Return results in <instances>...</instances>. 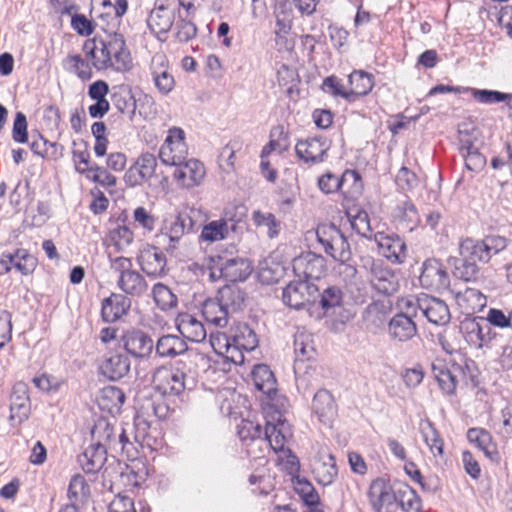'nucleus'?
Here are the masks:
<instances>
[{"label": "nucleus", "mask_w": 512, "mask_h": 512, "mask_svg": "<svg viewBox=\"0 0 512 512\" xmlns=\"http://www.w3.org/2000/svg\"><path fill=\"white\" fill-rule=\"evenodd\" d=\"M509 240L501 235L490 234L482 239L466 237L459 241V264H456L453 274L465 282H475L479 278L478 264H488L492 257L504 251Z\"/></svg>", "instance_id": "obj_1"}, {"label": "nucleus", "mask_w": 512, "mask_h": 512, "mask_svg": "<svg viewBox=\"0 0 512 512\" xmlns=\"http://www.w3.org/2000/svg\"><path fill=\"white\" fill-rule=\"evenodd\" d=\"M284 410L285 407H277L270 404H264L262 409L266 420L265 440L268 441L274 453L288 448L287 444L293 435L291 425L284 418Z\"/></svg>", "instance_id": "obj_2"}, {"label": "nucleus", "mask_w": 512, "mask_h": 512, "mask_svg": "<svg viewBox=\"0 0 512 512\" xmlns=\"http://www.w3.org/2000/svg\"><path fill=\"white\" fill-rule=\"evenodd\" d=\"M100 46L102 57L97 61L98 65L112 68L117 72H127L132 69L131 53L122 34L109 33L106 39L100 38Z\"/></svg>", "instance_id": "obj_3"}, {"label": "nucleus", "mask_w": 512, "mask_h": 512, "mask_svg": "<svg viewBox=\"0 0 512 512\" xmlns=\"http://www.w3.org/2000/svg\"><path fill=\"white\" fill-rule=\"evenodd\" d=\"M188 370L186 362L182 359L175 363L174 368L157 367L152 375L156 390L164 396H179L187 389Z\"/></svg>", "instance_id": "obj_4"}, {"label": "nucleus", "mask_w": 512, "mask_h": 512, "mask_svg": "<svg viewBox=\"0 0 512 512\" xmlns=\"http://www.w3.org/2000/svg\"><path fill=\"white\" fill-rule=\"evenodd\" d=\"M402 308L406 309V313L416 316L415 309H419L427 320L438 326L446 325L450 322L451 313L445 301L421 294L415 300H402Z\"/></svg>", "instance_id": "obj_5"}, {"label": "nucleus", "mask_w": 512, "mask_h": 512, "mask_svg": "<svg viewBox=\"0 0 512 512\" xmlns=\"http://www.w3.org/2000/svg\"><path fill=\"white\" fill-rule=\"evenodd\" d=\"M316 237L326 254L333 260L344 264L352 256L350 245L342 232L333 224H319L316 228Z\"/></svg>", "instance_id": "obj_6"}, {"label": "nucleus", "mask_w": 512, "mask_h": 512, "mask_svg": "<svg viewBox=\"0 0 512 512\" xmlns=\"http://www.w3.org/2000/svg\"><path fill=\"white\" fill-rule=\"evenodd\" d=\"M251 376L256 389L265 396L262 406L264 404H270L277 407H286L287 399L285 396L279 394L276 378L269 366L266 364L255 365Z\"/></svg>", "instance_id": "obj_7"}, {"label": "nucleus", "mask_w": 512, "mask_h": 512, "mask_svg": "<svg viewBox=\"0 0 512 512\" xmlns=\"http://www.w3.org/2000/svg\"><path fill=\"white\" fill-rule=\"evenodd\" d=\"M368 502L373 512H397V493L389 480L378 477L371 481L367 490Z\"/></svg>", "instance_id": "obj_8"}, {"label": "nucleus", "mask_w": 512, "mask_h": 512, "mask_svg": "<svg viewBox=\"0 0 512 512\" xmlns=\"http://www.w3.org/2000/svg\"><path fill=\"white\" fill-rule=\"evenodd\" d=\"M136 261L140 269L151 279L163 278L169 272L165 253L154 245H144L139 250Z\"/></svg>", "instance_id": "obj_9"}, {"label": "nucleus", "mask_w": 512, "mask_h": 512, "mask_svg": "<svg viewBox=\"0 0 512 512\" xmlns=\"http://www.w3.org/2000/svg\"><path fill=\"white\" fill-rule=\"evenodd\" d=\"M170 0H156L155 7L151 11L147 25L160 42L167 40V34L171 30L175 20L176 9L170 8Z\"/></svg>", "instance_id": "obj_10"}, {"label": "nucleus", "mask_w": 512, "mask_h": 512, "mask_svg": "<svg viewBox=\"0 0 512 512\" xmlns=\"http://www.w3.org/2000/svg\"><path fill=\"white\" fill-rule=\"evenodd\" d=\"M318 297V288L309 281L290 282L283 290L282 300L285 305L301 309L315 302Z\"/></svg>", "instance_id": "obj_11"}, {"label": "nucleus", "mask_w": 512, "mask_h": 512, "mask_svg": "<svg viewBox=\"0 0 512 512\" xmlns=\"http://www.w3.org/2000/svg\"><path fill=\"white\" fill-rule=\"evenodd\" d=\"M292 269L299 280H318L326 273V261L321 255L306 252L293 259Z\"/></svg>", "instance_id": "obj_12"}, {"label": "nucleus", "mask_w": 512, "mask_h": 512, "mask_svg": "<svg viewBox=\"0 0 512 512\" xmlns=\"http://www.w3.org/2000/svg\"><path fill=\"white\" fill-rule=\"evenodd\" d=\"M438 341L442 349L451 356V363L454 368L461 372L470 371L474 362L468 357L466 351L461 348V341L457 331H443L438 335Z\"/></svg>", "instance_id": "obj_13"}, {"label": "nucleus", "mask_w": 512, "mask_h": 512, "mask_svg": "<svg viewBox=\"0 0 512 512\" xmlns=\"http://www.w3.org/2000/svg\"><path fill=\"white\" fill-rule=\"evenodd\" d=\"M419 282L427 290L441 292L449 287L450 277L445 266L439 260L428 259L423 263Z\"/></svg>", "instance_id": "obj_14"}, {"label": "nucleus", "mask_w": 512, "mask_h": 512, "mask_svg": "<svg viewBox=\"0 0 512 512\" xmlns=\"http://www.w3.org/2000/svg\"><path fill=\"white\" fill-rule=\"evenodd\" d=\"M369 280L372 286L382 294L391 295L399 288L398 275L382 260H372Z\"/></svg>", "instance_id": "obj_15"}, {"label": "nucleus", "mask_w": 512, "mask_h": 512, "mask_svg": "<svg viewBox=\"0 0 512 512\" xmlns=\"http://www.w3.org/2000/svg\"><path fill=\"white\" fill-rule=\"evenodd\" d=\"M329 144L324 137H307L295 145V153L299 160L306 164H319L327 157Z\"/></svg>", "instance_id": "obj_16"}, {"label": "nucleus", "mask_w": 512, "mask_h": 512, "mask_svg": "<svg viewBox=\"0 0 512 512\" xmlns=\"http://www.w3.org/2000/svg\"><path fill=\"white\" fill-rule=\"evenodd\" d=\"M124 350L136 359L149 357L153 351L154 342L151 336L141 329L125 331L120 338Z\"/></svg>", "instance_id": "obj_17"}, {"label": "nucleus", "mask_w": 512, "mask_h": 512, "mask_svg": "<svg viewBox=\"0 0 512 512\" xmlns=\"http://www.w3.org/2000/svg\"><path fill=\"white\" fill-rule=\"evenodd\" d=\"M379 253L394 264H401L407 257V247L402 238L396 234L377 232L374 234Z\"/></svg>", "instance_id": "obj_18"}, {"label": "nucleus", "mask_w": 512, "mask_h": 512, "mask_svg": "<svg viewBox=\"0 0 512 512\" xmlns=\"http://www.w3.org/2000/svg\"><path fill=\"white\" fill-rule=\"evenodd\" d=\"M131 362L126 354L109 351L98 365V373L110 381H118L130 371Z\"/></svg>", "instance_id": "obj_19"}, {"label": "nucleus", "mask_w": 512, "mask_h": 512, "mask_svg": "<svg viewBox=\"0 0 512 512\" xmlns=\"http://www.w3.org/2000/svg\"><path fill=\"white\" fill-rule=\"evenodd\" d=\"M210 362L208 368L204 371L203 386L206 391L215 394V404L220 412L224 406V397L222 390L224 389V360H212L208 357Z\"/></svg>", "instance_id": "obj_20"}, {"label": "nucleus", "mask_w": 512, "mask_h": 512, "mask_svg": "<svg viewBox=\"0 0 512 512\" xmlns=\"http://www.w3.org/2000/svg\"><path fill=\"white\" fill-rule=\"evenodd\" d=\"M31 403L25 383L18 382L13 386L10 396V416L12 425H21L29 418Z\"/></svg>", "instance_id": "obj_21"}, {"label": "nucleus", "mask_w": 512, "mask_h": 512, "mask_svg": "<svg viewBox=\"0 0 512 512\" xmlns=\"http://www.w3.org/2000/svg\"><path fill=\"white\" fill-rule=\"evenodd\" d=\"M131 307V300L124 294L112 292L101 302V320L105 323H114L127 315Z\"/></svg>", "instance_id": "obj_22"}, {"label": "nucleus", "mask_w": 512, "mask_h": 512, "mask_svg": "<svg viewBox=\"0 0 512 512\" xmlns=\"http://www.w3.org/2000/svg\"><path fill=\"white\" fill-rule=\"evenodd\" d=\"M419 432L432 456L436 460H443L445 458V442L436 426L429 419L421 420Z\"/></svg>", "instance_id": "obj_23"}, {"label": "nucleus", "mask_w": 512, "mask_h": 512, "mask_svg": "<svg viewBox=\"0 0 512 512\" xmlns=\"http://www.w3.org/2000/svg\"><path fill=\"white\" fill-rule=\"evenodd\" d=\"M375 85L374 76L362 69L353 70L347 77L349 102L368 95Z\"/></svg>", "instance_id": "obj_24"}, {"label": "nucleus", "mask_w": 512, "mask_h": 512, "mask_svg": "<svg viewBox=\"0 0 512 512\" xmlns=\"http://www.w3.org/2000/svg\"><path fill=\"white\" fill-rule=\"evenodd\" d=\"M254 271V263L243 255L228 257L226 255V282L238 283L246 281Z\"/></svg>", "instance_id": "obj_25"}, {"label": "nucleus", "mask_w": 512, "mask_h": 512, "mask_svg": "<svg viewBox=\"0 0 512 512\" xmlns=\"http://www.w3.org/2000/svg\"><path fill=\"white\" fill-rule=\"evenodd\" d=\"M312 410L321 422H331L337 416L338 411L332 393L326 389L318 390L312 400Z\"/></svg>", "instance_id": "obj_26"}, {"label": "nucleus", "mask_w": 512, "mask_h": 512, "mask_svg": "<svg viewBox=\"0 0 512 512\" xmlns=\"http://www.w3.org/2000/svg\"><path fill=\"white\" fill-rule=\"evenodd\" d=\"M204 175V166L196 159H190L188 161L184 159L173 172V177L187 187L198 185L204 178Z\"/></svg>", "instance_id": "obj_27"}, {"label": "nucleus", "mask_w": 512, "mask_h": 512, "mask_svg": "<svg viewBox=\"0 0 512 512\" xmlns=\"http://www.w3.org/2000/svg\"><path fill=\"white\" fill-rule=\"evenodd\" d=\"M467 439L471 444L476 445L482 450L491 461L498 462L500 460L497 444L494 442L491 433L486 429L480 427L470 428L467 431Z\"/></svg>", "instance_id": "obj_28"}, {"label": "nucleus", "mask_w": 512, "mask_h": 512, "mask_svg": "<svg viewBox=\"0 0 512 512\" xmlns=\"http://www.w3.org/2000/svg\"><path fill=\"white\" fill-rule=\"evenodd\" d=\"M455 300L458 308L466 315L482 311L487 304L486 296L475 288H466L464 291L458 292Z\"/></svg>", "instance_id": "obj_29"}, {"label": "nucleus", "mask_w": 512, "mask_h": 512, "mask_svg": "<svg viewBox=\"0 0 512 512\" xmlns=\"http://www.w3.org/2000/svg\"><path fill=\"white\" fill-rule=\"evenodd\" d=\"M117 287L122 291L121 294L127 297H142L148 290V283L145 277L137 270L132 269L122 277L117 279Z\"/></svg>", "instance_id": "obj_30"}, {"label": "nucleus", "mask_w": 512, "mask_h": 512, "mask_svg": "<svg viewBox=\"0 0 512 512\" xmlns=\"http://www.w3.org/2000/svg\"><path fill=\"white\" fill-rule=\"evenodd\" d=\"M78 463L86 474L98 473L107 460V451L99 444H91L78 456Z\"/></svg>", "instance_id": "obj_31"}, {"label": "nucleus", "mask_w": 512, "mask_h": 512, "mask_svg": "<svg viewBox=\"0 0 512 512\" xmlns=\"http://www.w3.org/2000/svg\"><path fill=\"white\" fill-rule=\"evenodd\" d=\"M176 327L183 338L191 342H201L206 338L202 322L189 313H181L176 318Z\"/></svg>", "instance_id": "obj_32"}, {"label": "nucleus", "mask_w": 512, "mask_h": 512, "mask_svg": "<svg viewBox=\"0 0 512 512\" xmlns=\"http://www.w3.org/2000/svg\"><path fill=\"white\" fill-rule=\"evenodd\" d=\"M364 184L360 173L356 170L346 169L340 177V187L344 201L349 205L350 202L357 200L363 193Z\"/></svg>", "instance_id": "obj_33"}, {"label": "nucleus", "mask_w": 512, "mask_h": 512, "mask_svg": "<svg viewBox=\"0 0 512 512\" xmlns=\"http://www.w3.org/2000/svg\"><path fill=\"white\" fill-rule=\"evenodd\" d=\"M196 225L197 223L192 219L190 213L187 211L179 212L175 217H173L169 223V227H166V236L169 241L173 243L169 246L168 250L174 249L176 247L175 243H177L185 233L194 232Z\"/></svg>", "instance_id": "obj_34"}, {"label": "nucleus", "mask_w": 512, "mask_h": 512, "mask_svg": "<svg viewBox=\"0 0 512 512\" xmlns=\"http://www.w3.org/2000/svg\"><path fill=\"white\" fill-rule=\"evenodd\" d=\"M189 270L195 275L208 274L210 282H216L224 277V259L221 253L208 255L203 264L197 262L189 266Z\"/></svg>", "instance_id": "obj_35"}, {"label": "nucleus", "mask_w": 512, "mask_h": 512, "mask_svg": "<svg viewBox=\"0 0 512 512\" xmlns=\"http://www.w3.org/2000/svg\"><path fill=\"white\" fill-rule=\"evenodd\" d=\"M392 219L403 229L412 230L419 223V214L416 206L410 199L397 203L392 211Z\"/></svg>", "instance_id": "obj_36"}, {"label": "nucleus", "mask_w": 512, "mask_h": 512, "mask_svg": "<svg viewBox=\"0 0 512 512\" xmlns=\"http://www.w3.org/2000/svg\"><path fill=\"white\" fill-rule=\"evenodd\" d=\"M92 444H99L104 450L115 449L114 425L105 417L98 418L91 429Z\"/></svg>", "instance_id": "obj_37"}, {"label": "nucleus", "mask_w": 512, "mask_h": 512, "mask_svg": "<svg viewBox=\"0 0 512 512\" xmlns=\"http://www.w3.org/2000/svg\"><path fill=\"white\" fill-rule=\"evenodd\" d=\"M315 480L321 485L331 484L337 476V466L334 456L331 454L316 458L312 465Z\"/></svg>", "instance_id": "obj_38"}, {"label": "nucleus", "mask_w": 512, "mask_h": 512, "mask_svg": "<svg viewBox=\"0 0 512 512\" xmlns=\"http://www.w3.org/2000/svg\"><path fill=\"white\" fill-rule=\"evenodd\" d=\"M408 314L399 313L391 319L389 333L394 339L407 341L416 335V324Z\"/></svg>", "instance_id": "obj_39"}, {"label": "nucleus", "mask_w": 512, "mask_h": 512, "mask_svg": "<svg viewBox=\"0 0 512 512\" xmlns=\"http://www.w3.org/2000/svg\"><path fill=\"white\" fill-rule=\"evenodd\" d=\"M155 350L160 357H175L184 355L188 351V345L185 340L177 335H163L156 345Z\"/></svg>", "instance_id": "obj_40"}, {"label": "nucleus", "mask_w": 512, "mask_h": 512, "mask_svg": "<svg viewBox=\"0 0 512 512\" xmlns=\"http://www.w3.org/2000/svg\"><path fill=\"white\" fill-rule=\"evenodd\" d=\"M111 102L114 107L123 115H127L129 120H133L136 113V100L130 88H114L111 93Z\"/></svg>", "instance_id": "obj_41"}, {"label": "nucleus", "mask_w": 512, "mask_h": 512, "mask_svg": "<svg viewBox=\"0 0 512 512\" xmlns=\"http://www.w3.org/2000/svg\"><path fill=\"white\" fill-rule=\"evenodd\" d=\"M343 206L346 210V215L350 221L351 228L359 235L365 238H371L372 229L368 213L361 208L351 207L350 205Z\"/></svg>", "instance_id": "obj_42"}, {"label": "nucleus", "mask_w": 512, "mask_h": 512, "mask_svg": "<svg viewBox=\"0 0 512 512\" xmlns=\"http://www.w3.org/2000/svg\"><path fill=\"white\" fill-rule=\"evenodd\" d=\"M284 274V265L274 257L269 256L261 263L258 272V279L263 284L269 285L277 283L284 276Z\"/></svg>", "instance_id": "obj_43"}, {"label": "nucleus", "mask_w": 512, "mask_h": 512, "mask_svg": "<svg viewBox=\"0 0 512 512\" xmlns=\"http://www.w3.org/2000/svg\"><path fill=\"white\" fill-rule=\"evenodd\" d=\"M289 136L283 126H276L270 132L269 142L261 151V158H267L272 152L283 153L289 148Z\"/></svg>", "instance_id": "obj_44"}, {"label": "nucleus", "mask_w": 512, "mask_h": 512, "mask_svg": "<svg viewBox=\"0 0 512 512\" xmlns=\"http://www.w3.org/2000/svg\"><path fill=\"white\" fill-rule=\"evenodd\" d=\"M432 373L443 393L452 395L457 388V378L441 361L432 364Z\"/></svg>", "instance_id": "obj_45"}, {"label": "nucleus", "mask_w": 512, "mask_h": 512, "mask_svg": "<svg viewBox=\"0 0 512 512\" xmlns=\"http://www.w3.org/2000/svg\"><path fill=\"white\" fill-rule=\"evenodd\" d=\"M222 289L223 288H218L217 296L214 299H206L202 305V315L204 319L216 326L220 324L222 320L221 315L224 313Z\"/></svg>", "instance_id": "obj_46"}, {"label": "nucleus", "mask_w": 512, "mask_h": 512, "mask_svg": "<svg viewBox=\"0 0 512 512\" xmlns=\"http://www.w3.org/2000/svg\"><path fill=\"white\" fill-rule=\"evenodd\" d=\"M161 61L159 62V67L155 65V59L152 62V76L153 81L160 93L163 95H167L175 86L174 77L172 74L168 72V70L164 67L163 57L159 58Z\"/></svg>", "instance_id": "obj_47"}, {"label": "nucleus", "mask_w": 512, "mask_h": 512, "mask_svg": "<svg viewBox=\"0 0 512 512\" xmlns=\"http://www.w3.org/2000/svg\"><path fill=\"white\" fill-rule=\"evenodd\" d=\"M292 485L295 493L306 506L320 504V496L310 481L296 476L292 478Z\"/></svg>", "instance_id": "obj_48"}, {"label": "nucleus", "mask_w": 512, "mask_h": 512, "mask_svg": "<svg viewBox=\"0 0 512 512\" xmlns=\"http://www.w3.org/2000/svg\"><path fill=\"white\" fill-rule=\"evenodd\" d=\"M398 507L404 512H422V500L409 485H404L397 492Z\"/></svg>", "instance_id": "obj_49"}, {"label": "nucleus", "mask_w": 512, "mask_h": 512, "mask_svg": "<svg viewBox=\"0 0 512 512\" xmlns=\"http://www.w3.org/2000/svg\"><path fill=\"white\" fill-rule=\"evenodd\" d=\"M152 297L156 306L162 311H168L175 308L178 303L177 296L167 285L160 282L153 285Z\"/></svg>", "instance_id": "obj_50"}, {"label": "nucleus", "mask_w": 512, "mask_h": 512, "mask_svg": "<svg viewBox=\"0 0 512 512\" xmlns=\"http://www.w3.org/2000/svg\"><path fill=\"white\" fill-rule=\"evenodd\" d=\"M249 483L254 486V492L267 495L275 487V478L270 474L269 469L263 467L249 476Z\"/></svg>", "instance_id": "obj_51"}, {"label": "nucleus", "mask_w": 512, "mask_h": 512, "mask_svg": "<svg viewBox=\"0 0 512 512\" xmlns=\"http://www.w3.org/2000/svg\"><path fill=\"white\" fill-rule=\"evenodd\" d=\"M204 75L210 85H219L224 77V66L219 56L208 54L205 57Z\"/></svg>", "instance_id": "obj_52"}, {"label": "nucleus", "mask_w": 512, "mask_h": 512, "mask_svg": "<svg viewBox=\"0 0 512 512\" xmlns=\"http://www.w3.org/2000/svg\"><path fill=\"white\" fill-rule=\"evenodd\" d=\"M492 428L504 439H512V404L506 405L493 420Z\"/></svg>", "instance_id": "obj_53"}, {"label": "nucleus", "mask_w": 512, "mask_h": 512, "mask_svg": "<svg viewBox=\"0 0 512 512\" xmlns=\"http://www.w3.org/2000/svg\"><path fill=\"white\" fill-rule=\"evenodd\" d=\"M237 435L242 442H253L261 439L263 434L262 427L259 423L250 419H242L236 426Z\"/></svg>", "instance_id": "obj_54"}, {"label": "nucleus", "mask_w": 512, "mask_h": 512, "mask_svg": "<svg viewBox=\"0 0 512 512\" xmlns=\"http://www.w3.org/2000/svg\"><path fill=\"white\" fill-rule=\"evenodd\" d=\"M231 337L232 343L236 344V348L251 351L257 346L256 334L247 325L238 327Z\"/></svg>", "instance_id": "obj_55"}, {"label": "nucleus", "mask_w": 512, "mask_h": 512, "mask_svg": "<svg viewBox=\"0 0 512 512\" xmlns=\"http://www.w3.org/2000/svg\"><path fill=\"white\" fill-rule=\"evenodd\" d=\"M65 62L70 64V70L74 72L82 81H88L92 78V66L79 54L68 55Z\"/></svg>", "instance_id": "obj_56"}, {"label": "nucleus", "mask_w": 512, "mask_h": 512, "mask_svg": "<svg viewBox=\"0 0 512 512\" xmlns=\"http://www.w3.org/2000/svg\"><path fill=\"white\" fill-rule=\"evenodd\" d=\"M197 34L196 25L189 20L184 18L180 13L178 20L175 22L174 37L178 42H188L192 40Z\"/></svg>", "instance_id": "obj_57"}, {"label": "nucleus", "mask_w": 512, "mask_h": 512, "mask_svg": "<svg viewBox=\"0 0 512 512\" xmlns=\"http://www.w3.org/2000/svg\"><path fill=\"white\" fill-rule=\"evenodd\" d=\"M277 455V464L289 475L293 477L298 476L300 470V463L298 457L291 451L290 448L283 449L275 453Z\"/></svg>", "instance_id": "obj_58"}, {"label": "nucleus", "mask_w": 512, "mask_h": 512, "mask_svg": "<svg viewBox=\"0 0 512 512\" xmlns=\"http://www.w3.org/2000/svg\"><path fill=\"white\" fill-rule=\"evenodd\" d=\"M462 328L466 342L475 348H482L484 334L481 325L475 320H470L462 323Z\"/></svg>", "instance_id": "obj_59"}, {"label": "nucleus", "mask_w": 512, "mask_h": 512, "mask_svg": "<svg viewBox=\"0 0 512 512\" xmlns=\"http://www.w3.org/2000/svg\"><path fill=\"white\" fill-rule=\"evenodd\" d=\"M12 139L15 143L24 144L28 142V123L23 112H17L13 121Z\"/></svg>", "instance_id": "obj_60"}, {"label": "nucleus", "mask_w": 512, "mask_h": 512, "mask_svg": "<svg viewBox=\"0 0 512 512\" xmlns=\"http://www.w3.org/2000/svg\"><path fill=\"white\" fill-rule=\"evenodd\" d=\"M16 260L17 263H14V268L22 275L31 274L37 266L36 257L31 255L26 249L16 250Z\"/></svg>", "instance_id": "obj_61"}, {"label": "nucleus", "mask_w": 512, "mask_h": 512, "mask_svg": "<svg viewBox=\"0 0 512 512\" xmlns=\"http://www.w3.org/2000/svg\"><path fill=\"white\" fill-rule=\"evenodd\" d=\"M253 221L257 227H266L267 234L270 238L278 235L279 223L272 213H262L261 211H255L253 213Z\"/></svg>", "instance_id": "obj_62"}, {"label": "nucleus", "mask_w": 512, "mask_h": 512, "mask_svg": "<svg viewBox=\"0 0 512 512\" xmlns=\"http://www.w3.org/2000/svg\"><path fill=\"white\" fill-rule=\"evenodd\" d=\"M80 145L83 146V149H74L72 151V158L75 165V169L77 172L81 174H85L91 171L90 165V153L88 151V143L86 141H81Z\"/></svg>", "instance_id": "obj_63"}, {"label": "nucleus", "mask_w": 512, "mask_h": 512, "mask_svg": "<svg viewBox=\"0 0 512 512\" xmlns=\"http://www.w3.org/2000/svg\"><path fill=\"white\" fill-rule=\"evenodd\" d=\"M133 232L125 225H118L109 232V237L118 250L130 245L133 242Z\"/></svg>", "instance_id": "obj_64"}]
</instances>
